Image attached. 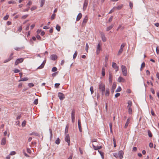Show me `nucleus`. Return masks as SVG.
<instances>
[{"label":"nucleus","mask_w":159,"mask_h":159,"mask_svg":"<svg viewBox=\"0 0 159 159\" xmlns=\"http://www.w3.org/2000/svg\"><path fill=\"white\" fill-rule=\"evenodd\" d=\"M99 89L100 91L102 92V94L103 95L105 91V86L104 84L100 83L99 85Z\"/></svg>","instance_id":"1"},{"label":"nucleus","mask_w":159,"mask_h":159,"mask_svg":"<svg viewBox=\"0 0 159 159\" xmlns=\"http://www.w3.org/2000/svg\"><path fill=\"white\" fill-rule=\"evenodd\" d=\"M121 68L123 75L126 76L127 75V71L126 67L122 65Z\"/></svg>","instance_id":"2"},{"label":"nucleus","mask_w":159,"mask_h":159,"mask_svg":"<svg viewBox=\"0 0 159 159\" xmlns=\"http://www.w3.org/2000/svg\"><path fill=\"white\" fill-rule=\"evenodd\" d=\"M58 96L59 98V99L61 100H63L64 98H65V95H64L60 92H59L58 94Z\"/></svg>","instance_id":"3"},{"label":"nucleus","mask_w":159,"mask_h":159,"mask_svg":"<svg viewBox=\"0 0 159 159\" xmlns=\"http://www.w3.org/2000/svg\"><path fill=\"white\" fill-rule=\"evenodd\" d=\"M24 60V59L23 58H18L16 60L15 62V65H17L19 63L22 62Z\"/></svg>","instance_id":"4"},{"label":"nucleus","mask_w":159,"mask_h":159,"mask_svg":"<svg viewBox=\"0 0 159 159\" xmlns=\"http://www.w3.org/2000/svg\"><path fill=\"white\" fill-rule=\"evenodd\" d=\"M65 140L66 142L68 143V144L69 146L70 145V138L69 134H67L66 135V137H65Z\"/></svg>","instance_id":"5"},{"label":"nucleus","mask_w":159,"mask_h":159,"mask_svg":"<svg viewBox=\"0 0 159 159\" xmlns=\"http://www.w3.org/2000/svg\"><path fill=\"white\" fill-rule=\"evenodd\" d=\"M101 50V45L100 43H99L97 47L96 53L97 54H98L100 53V51Z\"/></svg>","instance_id":"6"},{"label":"nucleus","mask_w":159,"mask_h":159,"mask_svg":"<svg viewBox=\"0 0 159 159\" xmlns=\"http://www.w3.org/2000/svg\"><path fill=\"white\" fill-rule=\"evenodd\" d=\"M124 152L122 150L118 152V156L120 159L123 158Z\"/></svg>","instance_id":"7"},{"label":"nucleus","mask_w":159,"mask_h":159,"mask_svg":"<svg viewBox=\"0 0 159 159\" xmlns=\"http://www.w3.org/2000/svg\"><path fill=\"white\" fill-rule=\"evenodd\" d=\"M112 67L116 69V72L118 70L119 67L117 66L116 63L113 62L112 63Z\"/></svg>","instance_id":"8"},{"label":"nucleus","mask_w":159,"mask_h":159,"mask_svg":"<svg viewBox=\"0 0 159 159\" xmlns=\"http://www.w3.org/2000/svg\"><path fill=\"white\" fill-rule=\"evenodd\" d=\"M88 1L87 0H85L84 4V6H83V9L84 10H85L86 9L87 6L88 5Z\"/></svg>","instance_id":"9"},{"label":"nucleus","mask_w":159,"mask_h":159,"mask_svg":"<svg viewBox=\"0 0 159 159\" xmlns=\"http://www.w3.org/2000/svg\"><path fill=\"white\" fill-rule=\"evenodd\" d=\"M88 17L87 16H85L83 20L82 23V26H84L85 25L86 23H87V21L88 20Z\"/></svg>","instance_id":"10"},{"label":"nucleus","mask_w":159,"mask_h":159,"mask_svg":"<svg viewBox=\"0 0 159 159\" xmlns=\"http://www.w3.org/2000/svg\"><path fill=\"white\" fill-rule=\"evenodd\" d=\"M78 126L80 131L81 132L82 131L81 121L80 120H78Z\"/></svg>","instance_id":"11"},{"label":"nucleus","mask_w":159,"mask_h":159,"mask_svg":"<svg viewBox=\"0 0 159 159\" xmlns=\"http://www.w3.org/2000/svg\"><path fill=\"white\" fill-rule=\"evenodd\" d=\"M45 62L46 60L44 61L37 68V69H41L43 68L44 66Z\"/></svg>","instance_id":"12"},{"label":"nucleus","mask_w":159,"mask_h":159,"mask_svg":"<svg viewBox=\"0 0 159 159\" xmlns=\"http://www.w3.org/2000/svg\"><path fill=\"white\" fill-rule=\"evenodd\" d=\"M131 120V118L130 117H129L128 119L127 120L126 123L125 125V128H126L127 126H128V125L129 123V121Z\"/></svg>","instance_id":"13"},{"label":"nucleus","mask_w":159,"mask_h":159,"mask_svg":"<svg viewBox=\"0 0 159 159\" xmlns=\"http://www.w3.org/2000/svg\"><path fill=\"white\" fill-rule=\"evenodd\" d=\"M116 87V84L115 83H114L111 88V91L112 93H113L114 91V90Z\"/></svg>","instance_id":"14"},{"label":"nucleus","mask_w":159,"mask_h":159,"mask_svg":"<svg viewBox=\"0 0 159 159\" xmlns=\"http://www.w3.org/2000/svg\"><path fill=\"white\" fill-rule=\"evenodd\" d=\"M125 81V80L123 77L120 76L119 77L118 79V81L119 82H124Z\"/></svg>","instance_id":"15"},{"label":"nucleus","mask_w":159,"mask_h":159,"mask_svg":"<svg viewBox=\"0 0 159 159\" xmlns=\"http://www.w3.org/2000/svg\"><path fill=\"white\" fill-rule=\"evenodd\" d=\"M57 58V56L55 54L52 55L50 56L51 59L52 60H55Z\"/></svg>","instance_id":"16"},{"label":"nucleus","mask_w":159,"mask_h":159,"mask_svg":"<svg viewBox=\"0 0 159 159\" xmlns=\"http://www.w3.org/2000/svg\"><path fill=\"white\" fill-rule=\"evenodd\" d=\"M101 38L102 40V41L104 42H105L106 40V37H105V35L103 33H101Z\"/></svg>","instance_id":"17"},{"label":"nucleus","mask_w":159,"mask_h":159,"mask_svg":"<svg viewBox=\"0 0 159 159\" xmlns=\"http://www.w3.org/2000/svg\"><path fill=\"white\" fill-rule=\"evenodd\" d=\"M6 138H3L2 140V142L1 144L2 145H4L6 144Z\"/></svg>","instance_id":"18"},{"label":"nucleus","mask_w":159,"mask_h":159,"mask_svg":"<svg viewBox=\"0 0 159 159\" xmlns=\"http://www.w3.org/2000/svg\"><path fill=\"white\" fill-rule=\"evenodd\" d=\"M82 16V15L81 13H79L78 15L77 16L76 20L77 21H78L80 20V19L81 18Z\"/></svg>","instance_id":"19"},{"label":"nucleus","mask_w":159,"mask_h":159,"mask_svg":"<svg viewBox=\"0 0 159 159\" xmlns=\"http://www.w3.org/2000/svg\"><path fill=\"white\" fill-rule=\"evenodd\" d=\"M109 82L110 83H111L112 82V75L111 73L110 72H109Z\"/></svg>","instance_id":"20"},{"label":"nucleus","mask_w":159,"mask_h":159,"mask_svg":"<svg viewBox=\"0 0 159 159\" xmlns=\"http://www.w3.org/2000/svg\"><path fill=\"white\" fill-rule=\"evenodd\" d=\"M127 103H128V106H127V108H131V107L132 106V102L131 101L129 100L128 102Z\"/></svg>","instance_id":"21"},{"label":"nucleus","mask_w":159,"mask_h":159,"mask_svg":"<svg viewBox=\"0 0 159 159\" xmlns=\"http://www.w3.org/2000/svg\"><path fill=\"white\" fill-rule=\"evenodd\" d=\"M29 79L27 77H25V78H22V79H21L20 80H19V82L20 81H27Z\"/></svg>","instance_id":"22"},{"label":"nucleus","mask_w":159,"mask_h":159,"mask_svg":"<svg viewBox=\"0 0 159 159\" xmlns=\"http://www.w3.org/2000/svg\"><path fill=\"white\" fill-rule=\"evenodd\" d=\"M69 127V125H67L66 126V127L65 129V134H66L68 133V131Z\"/></svg>","instance_id":"23"},{"label":"nucleus","mask_w":159,"mask_h":159,"mask_svg":"<svg viewBox=\"0 0 159 159\" xmlns=\"http://www.w3.org/2000/svg\"><path fill=\"white\" fill-rule=\"evenodd\" d=\"M105 69L104 67H103L102 69V76H104L105 75Z\"/></svg>","instance_id":"24"},{"label":"nucleus","mask_w":159,"mask_h":159,"mask_svg":"<svg viewBox=\"0 0 159 159\" xmlns=\"http://www.w3.org/2000/svg\"><path fill=\"white\" fill-rule=\"evenodd\" d=\"M113 25H111V26H108L106 30L107 31H109L110 30H111L113 28Z\"/></svg>","instance_id":"25"},{"label":"nucleus","mask_w":159,"mask_h":159,"mask_svg":"<svg viewBox=\"0 0 159 159\" xmlns=\"http://www.w3.org/2000/svg\"><path fill=\"white\" fill-rule=\"evenodd\" d=\"M109 90L108 89H107L106 90L105 95L106 96H109Z\"/></svg>","instance_id":"26"},{"label":"nucleus","mask_w":159,"mask_h":159,"mask_svg":"<svg viewBox=\"0 0 159 159\" xmlns=\"http://www.w3.org/2000/svg\"><path fill=\"white\" fill-rule=\"evenodd\" d=\"M75 111L73 110L71 111V117H75Z\"/></svg>","instance_id":"27"},{"label":"nucleus","mask_w":159,"mask_h":159,"mask_svg":"<svg viewBox=\"0 0 159 159\" xmlns=\"http://www.w3.org/2000/svg\"><path fill=\"white\" fill-rule=\"evenodd\" d=\"M40 7H42L44 4L45 0H40Z\"/></svg>","instance_id":"28"},{"label":"nucleus","mask_w":159,"mask_h":159,"mask_svg":"<svg viewBox=\"0 0 159 159\" xmlns=\"http://www.w3.org/2000/svg\"><path fill=\"white\" fill-rule=\"evenodd\" d=\"M56 29L57 31H59L60 30L61 27L58 25H57L56 26Z\"/></svg>","instance_id":"29"},{"label":"nucleus","mask_w":159,"mask_h":159,"mask_svg":"<svg viewBox=\"0 0 159 159\" xmlns=\"http://www.w3.org/2000/svg\"><path fill=\"white\" fill-rule=\"evenodd\" d=\"M49 132H50V139H51L52 138V129H49Z\"/></svg>","instance_id":"30"},{"label":"nucleus","mask_w":159,"mask_h":159,"mask_svg":"<svg viewBox=\"0 0 159 159\" xmlns=\"http://www.w3.org/2000/svg\"><path fill=\"white\" fill-rule=\"evenodd\" d=\"M121 88L120 86H119L117 89L116 90V92H119L121 91Z\"/></svg>","instance_id":"31"},{"label":"nucleus","mask_w":159,"mask_h":159,"mask_svg":"<svg viewBox=\"0 0 159 159\" xmlns=\"http://www.w3.org/2000/svg\"><path fill=\"white\" fill-rule=\"evenodd\" d=\"M148 134L149 137H152V134L150 130H148Z\"/></svg>","instance_id":"32"},{"label":"nucleus","mask_w":159,"mask_h":159,"mask_svg":"<svg viewBox=\"0 0 159 159\" xmlns=\"http://www.w3.org/2000/svg\"><path fill=\"white\" fill-rule=\"evenodd\" d=\"M77 51H76L73 55V58L74 59H75L77 55Z\"/></svg>","instance_id":"33"},{"label":"nucleus","mask_w":159,"mask_h":159,"mask_svg":"<svg viewBox=\"0 0 159 159\" xmlns=\"http://www.w3.org/2000/svg\"><path fill=\"white\" fill-rule=\"evenodd\" d=\"M128 113L130 114H132V109L131 108H128Z\"/></svg>","instance_id":"34"},{"label":"nucleus","mask_w":159,"mask_h":159,"mask_svg":"<svg viewBox=\"0 0 159 159\" xmlns=\"http://www.w3.org/2000/svg\"><path fill=\"white\" fill-rule=\"evenodd\" d=\"M60 143V141L59 138H58L55 141V143L57 144H59Z\"/></svg>","instance_id":"35"},{"label":"nucleus","mask_w":159,"mask_h":159,"mask_svg":"<svg viewBox=\"0 0 159 159\" xmlns=\"http://www.w3.org/2000/svg\"><path fill=\"white\" fill-rule=\"evenodd\" d=\"M123 49L120 48L118 53V55H120L122 52Z\"/></svg>","instance_id":"36"},{"label":"nucleus","mask_w":159,"mask_h":159,"mask_svg":"<svg viewBox=\"0 0 159 159\" xmlns=\"http://www.w3.org/2000/svg\"><path fill=\"white\" fill-rule=\"evenodd\" d=\"M90 91L91 94H92L93 93V92H94L93 88V87L91 86L90 87Z\"/></svg>","instance_id":"37"},{"label":"nucleus","mask_w":159,"mask_h":159,"mask_svg":"<svg viewBox=\"0 0 159 159\" xmlns=\"http://www.w3.org/2000/svg\"><path fill=\"white\" fill-rule=\"evenodd\" d=\"M32 2L31 1H30L26 5V6L30 8V6Z\"/></svg>","instance_id":"38"},{"label":"nucleus","mask_w":159,"mask_h":159,"mask_svg":"<svg viewBox=\"0 0 159 159\" xmlns=\"http://www.w3.org/2000/svg\"><path fill=\"white\" fill-rule=\"evenodd\" d=\"M57 70V68L55 67H53L52 69V72H55Z\"/></svg>","instance_id":"39"},{"label":"nucleus","mask_w":159,"mask_h":159,"mask_svg":"<svg viewBox=\"0 0 159 159\" xmlns=\"http://www.w3.org/2000/svg\"><path fill=\"white\" fill-rule=\"evenodd\" d=\"M9 17V16L8 15H7L3 17V19L4 20H7L8 19Z\"/></svg>","instance_id":"40"},{"label":"nucleus","mask_w":159,"mask_h":159,"mask_svg":"<svg viewBox=\"0 0 159 159\" xmlns=\"http://www.w3.org/2000/svg\"><path fill=\"white\" fill-rule=\"evenodd\" d=\"M30 135H34L37 136L38 134L36 133L33 132H32V133L30 134Z\"/></svg>","instance_id":"41"},{"label":"nucleus","mask_w":159,"mask_h":159,"mask_svg":"<svg viewBox=\"0 0 159 159\" xmlns=\"http://www.w3.org/2000/svg\"><path fill=\"white\" fill-rule=\"evenodd\" d=\"M55 16H56V14H53L52 15V16H51V20H53L54 19Z\"/></svg>","instance_id":"42"},{"label":"nucleus","mask_w":159,"mask_h":159,"mask_svg":"<svg viewBox=\"0 0 159 159\" xmlns=\"http://www.w3.org/2000/svg\"><path fill=\"white\" fill-rule=\"evenodd\" d=\"M11 59L9 58H8L5 60L4 61V63H5L11 60Z\"/></svg>","instance_id":"43"},{"label":"nucleus","mask_w":159,"mask_h":159,"mask_svg":"<svg viewBox=\"0 0 159 159\" xmlns=\"http://www.w3.org/2000/svg\"><path fill=\"white\" fill-rule=\"evenodd\" d=\"M114 146V147H116V140L114 138L113 139Z\"/></svg>","instance_id":"44"},{"label":"nucleus","mask_w":159,"mask_h":159,"mask_svg":"<svg viewBox=\"0 0 159 159\" xmlns=\"http://www.w3.org/2000/svg\"><path fill=\"white\" fill-rule=\"evenodd\" d=\"M125 43H123L121 45L120 48L123 49V48L125 46Z\"/></svg>","instance_id":"45"},{"label":"nucleus","mask_w":159,"mask_h":159,"mask_svg":"<svg viewBox=\"0 0 159 159\" xmlns=\"http://www.w3.org/2000/svg\"><path fill=\"white\" fill-rule=\"evenodd\" d=\"M116 8V7H114L110 11V12H109V13L110 14V13H112L114 11L115 9Z\"/></svg>","instance_id":"46"},{"label":"nucleus","mask_w":159,"mask_h":159,"mask_svg":"<svg viewBox=\"0 0 159 159\" xmlns=\"http://www.w3.org/2000/svg\"><path fill=\"white\" fill-rule=\"evenodd\" d=\"M28 16V15H25L21 17V18L22 19H25Z\"/></svg>","instance_id":"47"},{"label":"nucleus","mask_w":159,"mask_h":159,"mask_svg":"<svg viewBox=\"0 0 159 159\" xmlns=\"http://www.w3.org/2000/svg\"><path fill=\"white\" fill-rule=\"evenodd\" d=\"M145 64L144 63V62H143L142 64H141V68H140V70H142V67H145Z\"/></svg>","instance_id":"48"},{"label":"nucleus","mask_w":159,"mask_h":159,"mask_svg":"<svg viewBox=\"0 0 159 159\" xmlns=\"http://www.w3.org/2000/svg\"><path fill=\"white\" fill-rule=\"evenodd\" d=\"M28 85L30 87H33L34 85L32 83H29L28 84Z\"/></svg>","instance_id":"49"},{"label":"nucleus","mask_w":159,"mask_h":159,"mask_svg":"<svg viewBox=\"0 0 159 159\" xmlns=\"http://www.w3.org/2000/svg\"><path fill=\"white\" fill-rule=\"evenodd\" d=\"M26 122L25 120H24L23 121L22 123V125L23 127H24L26 125Z\"/></svg>","instance_id":"50"},{"label":"nucleus","mask_w":159,"mask_h":159,"mask_svg":"<svg viewBox=\"0 0 159 159\" xmlns=\"http://www.w3.org/2000/svg\"><path fill=\"white\" fill-rule=\"evenodd\" d=\"M20 70L17 69H15L14 70V72L15 73H17L19 72Z\"/></svg>","instance_id":"51"},{"label":"nucleus","mask_w":159,"mask_h":159,"mask_svg":"<svg viewBox=\"0 0 159 159\" xmlns=\"http://www.w3.org/2000/svg\"><path fill=\"white\" fill-rule=\"evenodd\" d=\"M16 154V152L15 151H12L10 153V155H13Z\"/></svg>","instance_id":"52"},{"label":"nucleus","mask_w":159,"mask_h":159,"mask_svg":"<svg viewBox=\"0 0 159 159\" xmlns=\"http://www.w3.org/2000/svg\"><path fill=\"white\" fill-rule=\"evenodd\" d=\"M8 3L9 4H15L16 2L14 1L11 0L9 1Z\"/></svg>","instance_id":"53"},{"label":"nucleus","mask_w":159,"mask_h":159,"mask_svg":"<svg viewBox=\"0 0 159 159\" xmlns=\"http://www.w3.org/2000/svg\"><path fill=\"white\" fill-rule=\"evenodd\" d=\"M34 103L35 104H37L38 103V99H35L34 101Z\"/></svg>","instance_id":"54"},{"label":"nucleus","mask_w":159,"mask_h":159,"mask_svg":"<svg viewBox=\"0 0 159 159\" xmlns=\"http://www.w3.org/2000/svg\"><path fill=\"white\" fill-rule=\"evenodd\" d=\"M113 18V16H111L110 17V18H109L108 21L110 22H111Z\"/></svg>","instance_id":"55"},{"label":"nucleus","mask_w":159,"mask_h":159,"mask_svg":"<svg viewBox=\"0 0 159 159\" xmlns=\"http://www.w3.org/2000/svg\"><path fill=\"white\" fill-rule=\"evenodd\" d=\"M93 149H94V150H98V146H95L93 144Z\"/></svg>","instance_id":"56"},{"label":"nucleus","mask_w":159,"mask_h":159,"mask_svg":"<svg viewBox=\"0 0 159 159\" xmlns=\"http://www.w3.org/2000/svg\"><path fill=\"white\" fill-rule=\"evenodd\" d=\"M120 93H117L115 95V98H117L118 97L120 96Z\"/></svg>","instance_id":"57"},{"label":"nucleus","mask_w":159,"mask_h":159,"mask_svg":"<svg viewBox=\"0 0 159 159\" xmlns=\"http://www.w3.org/2000/svg\"><path fill=\"white\" fill-rule=\"evenodd\" d=\"M27 152L29 153H31V150H30V148H27Z\"/></svg>","instance_id":"58"},{"label":"nucleus","mask_w":159,"mask_h":159,"mask_svg":"<svg viewBox=\"0 0 159 159\" xmlns=\"http://www.w3.org/2000/svg\"><path fill=\"white\" fill-rule=\"evenodd\" d=\"M149 146L151 148H152L153 147V144L152 143H150L149 144Z\"/></svg>","instance_id":"59"},{"label":"nucleus","mask_w":159,"mask_h":159,"mask_svg":"<svg viewBox=\"0 0 159 159\" xmlns=\"http://www.w3.org/2000/svg\"><path fill=\"white\" fill-rule=\"evenodd\" d=\"M88 48H89L88 44L87 43H86V48L85 50L87 52L88 50Z\"/></svg>","instance_id":"60"},{"label":"nucleus","mask_w":159,"mask_h":159,"mask_svg":"<svg viewBox=\"0 0 159 159\" xmlns=\"http://www.w3.org/2000/svg\"><path fill=\"white\" fill-rule=\"evenodd\" d=\"M122 7V6H119L117 7H116V8L117 10H120L121 8Z\"/></svg>","instance_id":"61"},{"label":"nucleus","mask_w":159,"mask_h":159,"mask_svg":"<svg viewBox=\"0 0 159 159\" xmlns=\"http://www.w3.org/2000/svg\"><path fill=\"white\" fill-rule=\"evenodd\" d=\"M30 24H28L27 26L26 27V28H25V30H29V27H30Z\"/></svg>","instance_id":"62"},{"label":"nucleus","mask_w":159,"mask_h":159,"mask_svg":"<svg viewBox=\"0 0 159 159\" xmlns=\"http://www.w3.org/2000/svg\"><path fill=\"white\" fill-rule=\"evenodd\" d=\"M129 6H130V8L132 9L133 7V4L132 2H129Z\"/></svg>","instance_id":"63"},{"label":"nucleus","mask_w":159,"mask_h":159,"mask_svg":"<svg viewBox=\"0 0 159 159\" xmlns=\"http://www.w3.org/2000/svg\"><path fill=\"white\" fill-rule=\"evenodd\" d=\"M60 85V84L59 83H56L55 84V87L57 88H58Z\"/></svg>","instance_id":"64"}]
</instances>
